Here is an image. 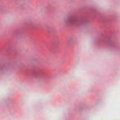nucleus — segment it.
<instances>
[{
  "mask_svg": "<svg viewBox=\"0 0 120 120\" xmlns=\"http://www.w3.org/2000/svg\"><path fill=\"white\" fill-rule=\"evenodd\" d=\"M89 22L87 16H83L80 17L76 15H72L68 17L65 22L67 25L72 24L76 26L85 25Z\"/></svg>",
  "mask_w": 120,
  "mask_h": 120,
  "instance_id": "nucleus-1",
  "label": "nucleus"
},
{
  "mask_svg": "<svg viewBox=\"0 0 120 120\" xmlns=\"http://www.w3.org/2000/svg\"><path fill=\"white\" fill-rule=\"evenodd\" d=\"M32 75L33 76L41 79H43L48 77L47 74L43 72L39 73L35 71H33Z\"/></svg>",
  "mask_w": 120,
  "mask_h": 120,
  "instance_id": "nucleus-2",
  "label": "nucleus"
},
{
  "mask_svg": "<svg viewBox=\"0 0 120 120\" xmlns=\"http://www.w3.org/2000/svg\"><path fill=\"white\" fill-rule=\"evenodd\" d=\"M107 39L108 41H105V42L110 46H114L115 42L113 41L111 37H108Z\"/></svg>",
  "mask_w": 120,
  "mask_h": 120,
  "instance_id": "nucleus-3",
  "label": "nucleus"
}]
</instances>
